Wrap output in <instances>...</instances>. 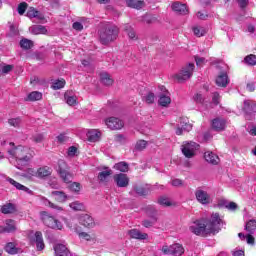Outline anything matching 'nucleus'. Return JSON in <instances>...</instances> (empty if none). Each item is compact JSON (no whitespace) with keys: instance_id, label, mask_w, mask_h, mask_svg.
<instances>
[{"instance_id":"63","label":"nucleus","mask_w":256,"mask_h":256,"mask_svg":"<svg viewBox=\"0 0 256 256\" xmlns=\"http://www.w3.org/2000/svg\"><path fill=\"white\" fill-rule=\"evenodd\" d=\"M76 153H77V147L71 146V147L68 148L69 157H75Z\"/></svg>"},{"instance_id":"27","label":"nucleus","mask_w":256,"mask_h":256,"mask_svg":"<svg viewBox=\"0 0 256 256\" xmlns=\"http://www.w3.org/2000/svg\"><path fill=\"white\" fill-rule=\"evenodd\" d=\"M51 173H53V170H51V168L48 166H44L37 170V175L40 177V179L51 176Z\"/></svg>"},{"instance_id":"64","label":"nucleus","mask_w":256,"mask_h":256,"mask_svg":"<svg viewBox=\"0 0 256 256\" xmlns=\"http://www.w3.org/2000/svg\"><path fill=\"white\" fill-rule=\"evenodd\" d=\"M72 27L75 31H83V24L81 22H74Z\"/></svg>"},{"instance_id":"57","label":"nucleus","mask_w":256,"mask_h":256,"mask_svg":"<svg viewBox=\"0 0 256 256\" xmlns=\"http://www.w3.org/2000/svg\"><path fill=\"white\" fill-rule=\"evenodd\" d=\"M240 9H247L249 5V0H236Z\"/></svg>"},{"instance_id":"10","label":"nucleus","mask_w":256,"mask_h":256,"mask_svg":"<svg viewBox=\"0 0 256 256\" xmlns=\"http://www.w3.org/2000/svg\"><path fill=\"white\" fill-rule=\"evenodd\" d=\"M105 123L109 129L112 131H118L119 129H123V120L117 117H110L105 120Z\"/></svg>"},{"instance_id":"51","label":"nucleus","mask_w":256,"mask_h":256,"mask_svg":"<svg viewBox=\"0 0 256 256\" xmlns=\"http://www.w3.org/2000/svg\"><path fill=\"white\" fill-rule=\"evenodd\" d=\"M145 103L148 105L155 103V93L149 92L145 97Z\"/></svg>"},{"instance_id":"47","label":"nucleus","mask_w":256,"mask_h":256,"mask_svg":"<svg viewBox=\"0 0 256 256\" xmlns=\"http://www.w3.org/2000/svg\"><path fill=\"white\" fill-rule=\"evenodd\" d=\"M159 205H162V207H171L172 203L169 201V198L162 196L158 199Z\"/></svg>"},{"instance_id":"11","label":"nucleus","mask_w":256,"mask_h":256,"mask_svg":"<svg viewBox=\"0 0 256 256\" xmlns=\"http://www.w3.org/2000/svg\"><path fill=\"white\" fill-rule=\"evenodd\" d=\"M113 180L116 183L117 187L125 188L129 187V176L125 173L115 174Z\"/></svg>"},{"instance_id":"7","label":"nucleus","mask_w":256,"mask_h":256,"mask_svg":"<svg viewBox=\"0 0 256 256\" xmlns=\"http://www.w3.org/2000/svg\"><path fill=\"white\" fill-rule=\"evenodd\" d=\"M58 173L61 179H63L64 183H71L73 175L69 173V167L67 166V162L64 160H58Z\"/></svg>"},{"instance_id":"52","label":"nucleus","mask_w":256,"mask_h":256,"mask_svg":"<svg viewBox=\"0 0 256 256\" xmlns=\"http://www.w3.org/2000/svg\"><path fill=\"white\" fill-rule=\"evenodd\" d=\"M180 127L186 131V133H189V131H191V129H193V125H191V123L189 122H185V121H180Z\"/></svg>"},{"instance_id":"38","label":"nucleus","mask_w":256,"mask_h":256,"mask_svg":"<svg viewBox=\"0 0 256 256\" xmlns=\"http://www.w3.org/2000/svg\"><path fill=\"white\" fill-rule=\"evenodd\" d=\"M27 17H29L30 19H34V18H37L38 17V19H43V17H40L39 15H41V13L37 10V9H35V8H33V7H30L29 9H28V11H27Z\"/></svg>"},{"instance_id":"26","label":"nucleus","mask_w":256,"mask_h":256,"mask_svg":"<svg viewBox=\"0 0 256 256\" xmlns=\"http://www.w3.org/2000/svg\"><path fill=\"white\" fill-rule=\"evenodd\" d=\"M8 182L10 183V185H13V187H16L18 191H24L25 193H33V191H31L28 187L13 180L12 178H8Z\"/></svg>"},{"instance_id":"9","label":"nucleus","mask_w":256,"mask_h":256,"mask_svg":"<svg viewBox=\"0 0 256 256\" xmlns=\"http://www.w3.org/2000/svg\"><path fill=\"white\" fill-rule=\"evenodd\" d=\"M195 197L196 201L200 203L201 205H209L211 203V196L207 191H204L202 189H198L195 191Z\"/></svg>"},{"instance_id":"41","label":"nucleus","mask_w":256,"mask_h":256,"mask_svg":"<svg viewBox=\"0 0 256 256\" xmlns=\"http://www.w3.org/2000/svg\"><path fill=\"white\" fill-rule=\"evenodd\" d=\"M182 147L184 149H188L190 151H197V149H199V144H197L196 142H184V144L182 145Z\"/></svg>"},{"instance_id":"40","label":"nucleus","mask_w":256,"mask_h":256,"mask_svg":"<svg viewBox=\"0 0 256 256\" xmlns=\"http://www.w3.org/2000/svg\"><path fill=\"white\" fill-rule=\"evenodd\" d=\"M182 147L184 149H188L190 151H197V149H199V144H197L196 142H184V144L182 145Z\"/></svg>"},{"instance_id":"36","label":"nucleus","mask_w":256,"mask_h":256,"mask_svg":"<svg viewBox=\"0 0 256 256\" xmlns=\"http://www.w3.org/2000/svg\"><path fill=\"white\" fill-rule=\"evenodd\" d=\"M127 5L132 9H143L144 2L141 0H127Z\"/></svg>"},{"instance_id":"61","label":"nucleus","mask_w":256,"mask_h":256,"mask_svg":"<svg viewBox=\"0 0 256 256\" xmlns=\"http://www.w3.org/2000/svg\"><path fill=\"white\" fill-rule=\"evenodd\" d=\"M219 99H221L219 92H214L212 97V102L214 103V105H219Z\"/></svg>"},{"instance_id":"39","label":"nucleus","mask_w":256,"mask_h":256,"mask_svg":"<svg viewBox=\"0 0 256 256\" xmlns=\"http://www.w3.org/2000/svg\"><path fill=\"white\" fill-rule=\"evenodd\" d=\"M133 189H134L135 193H136L137 195H139L140 197H145V196H147L148 193H149V192L145 189V187H143L142 185H135V186L133 187Z\"/></svg>"},{"instance_id":"4","label":"nucleus","mask_w":256,"mask_h":256,"mask_svg":"<svg viewBox=\"0 0 256 256\" xmlns=\"http://www.w3.org/2000/svg\"><path fill=\"white\" fill-rule=\"evenodd\" d=\"M40 219L50 229H55L57 231H61L63 229V224L61 221L53 217L49 212L42 211L40 212Z\"/></svg>"},{"instance_id":"28","label":"nucleus","mask_w":256,"mask_h":256,"mask_svg":"<svg viewBox=\"0 0 256 256\" xmlns=\"http://www.w3.org/2000/svg\"><path fill=\"white\" fill-rule=\"evenodd\" d=\"M6 253H9V255H17L19 253V248H17V244L13 242H9L5 246Z\"/></svg>"},{"instance_id":"8","label":"nucleus","mask_w":256,"mask_h":256,"mask_svg":"<svg viewBox=\"0 0 256 256\" xmlns=\"http://www.w3.org/2000/svg\"><path fill=\"white\" fill-rule=\"evenodd\" d=\"M243 111L245 113V117L248 121L253 120V117L256 113V103L253 100H245Z\"/></svg>"},{"instance_id":"37","label":"nucleus","mask_w":256,"mask_h":256,"mask_svg":"<svg viewBox=\"0 0 256 256\" xmlns=\"http://www.w3.org/2000/svg\"><path fill=\"white\" fill-rule=\"evenodd\" d=\"M124 31L127 33L129 39H132V41H137V33H135V30L131 26L126 25L124 27Z\"/></svg>"},{"instance_id":"5","label":"nucleus","mask_w":256,"mask_h":256,"mask_svg":"<svg viewBox=\"0 0 256 256\" xmlns=\"http://www.w3.org/2000/svg\"><path fill=\"white\" fill-rule=\"evenodd\" d=\"M193 71H195V64L189 63L182 68L180 73L175 75V79L178 80V83H183V81H187L193 77Z\"/></svg>"},{"instance_id":"19","label":"nucleus","mask_w":256,"mask_h":256,"mask_svg":"<svg viewBox=\"0 0 256 256\" xmlns=\"http://www.w3.org/2000/svg\"><path fill=\"white\" fill-rule=\"evenodd\" d=\"M86 137L90 143H97L101 139V132L99 130H89Z\"/></svg>"},{"instance_id":"1","label":"nucleus","mask_w":256,"mask_h":256,"mask_svg":"<svg viewBox=\"0 0 256 256\" xmlns=\"http://www.w3.org/2000/svg\"><path fill=\"white\" fill-rule=\"evenodd\" d=\"M225 224V221L221 219L219 213H213L210 219H199L192 222L189 226V231L197 237H211V235H217L221 231V227Z\"/></svg>"},{"instance_id":"6","label":"nucleus","mask_w":256,"mask_h":256,"mask_svg":"<svg viewBox=\"0 0 256 256\" xmlns=\"http://www.w3.org/2000/svg\"><path fill=\"white\" fill-rule=\"evenodd\" d=\"M162 253L163 255L181 256L185 253V248H183V245L179 243L172 244L170 246L165 245L162 247Z\"/></svg>"},{"instance_id":"54","label":"nucleus","mask_w":256,"mask_h":256,"mask_svg":"<svg viewBox=\"0 0 256 256\" xmlns=\"http://www.w3.org/2000/svg\"><path fill=\"white\" fill-rule=\"evenodd\" d=\"M9 125H11V127H19L20 123H21V119L19 118H11L8 120Z\"/></svg>"},{"instance_id":"46","label":"nucleus","mask_w":256,"mask_h":256,"mask_svg":"<svg viewBox=\"0 0 256 256\" xmlns=\"http://www.w3.org/2000/svg\"><path fill=\"white\" fill-rule=\"evenodd\" d=\"M244 61L247 63V65H256V55L250 54L244 58Z\"/></svg>"},{"instance_id":"33","label":"nucleus","mask_w":256,"mask_h":256,"mask_svg":"<svg viewBox=\"0 0 256 256\" xmlns=\"http://www.w3.org/2000/svg\"><path fill=\"white\" fill-rule=\"evenodd\" d=\"M43 99V94L39 91H33L28 94L26 101H41Z\"/></svg>"},{"instance_id":"29","label":"nucleus","mask_w":256,"mask_h":256,"mask_svg":"<svg viewBox=\"0 0 256 256\" xmlns=\"http://www.w3.org/2000/svg\"><path fill=\"white\" fill-rule=\"evenodd\" d=\"M111 175H113V170H106V171H102L99 172L98 174V179L100 181V183H107L109 180V177H111Z\"/></svg>"},{"instance_id":"44","label":"nucleus","mask_w":256,"mask_h":256,"mask_svg":"<svg viewBox=\"0 0 256 256\" xmlns=\"http://www.w3.org/2000/svg\"><path fill=\"white\" fill-rule=\"evenodd\" d=\"M70 207L73 209V211H85V205L79 201L70 203Z\"/></svg>"},{"instance_id":"50","label":"nucleus","mask_w":256,"mask_h":256,"mask_svg":"<svg viewBox=\"0 0 256 256\" xmlns=\"http://www.w3.org/2000/svg\"><path fill=\"white\" fill-rule=\"evenodd\" d=\"M27 7H29V4L27 2H22L18 5V13L19 15H24L27 11Z\"/></svg>"},{"instance_id":"12","label":"nucleus","mask_w":256,"mask_h":256,"mask_svg":"<svg viewBox=\"0 0 256 256\" xmlns=\"http://www.w3.org/2000/svg\"><path fill=\"white\" fill-rule=\"evenodd\" d=\"M79 223L80 225H83V227H86L87 229H93V227H95V220L89 214L80 215Z\"/></svg>"},{"instance_id":"24","label":"nucleus","mask_w":256,"mask_h":256,"mask_svg":"<svg viewBox=\"0 0 256 256\" xmlns=\"http://www.w3.org/2000/svg\"><path fill=\"white\" fill-rule=\"evenodd\" d=\"M16 211H17V208L13 203H7L1 207V213H3V215H11Z\"/></svg>"},{"instance_id":"13","label":"nucleus","mask_w":256,"mask_h":256,"mask_svg":"<svg viewBox=\"0 0 256 256\" xmlns=\"http://www.w3.org/2000/svg\"><path fill=\"white\" fill-rule=\"evenodd\" d=\"M211 127L213 131H225V128L227 127V120L223 118H214L211 121Z\"/></svg>"},{"instance_id":"49","label":"nucleus","mask_w":256,"mask_h":256,"mask_svg":"<svg viewBox=\"0 0 256 256\" xmlns=\"http://www.w3.org/2000/svg\"><path fill=\"white\" fill-rule=\"evenodd\" d=\"M70 191H74V193H79L81 191V184L79 182H73L69 185Z\"/></svg>"},{"instance_id":"45","label":"nucleus","mask_w":256,"mask_h":256,"mask_svg":"<svg viewBox=\"0 0 256 256\" xmlns=\"http://www.w3.org/2000/svg\"><path fill=\"white\" fill-rule=\"evenodd\" d=\"M146 148H147V141H145V140H138L136 142V145H135V150L136 151H143Z\"/></svg>"},{"instance_id":"48","label":"nucleus","mask_w":256,"mask_h":256,"mask_svg":"<svg viewBox=\"0 0 256 256\" xmlns=\"http://www.w3.org/2000/svg\"><path fill=\"white\" fill-rule=\"evenodd\" d=\"M181 151L187 159H193V157H195V152L193 150H189L187 148L182 147Z\"/></svg>"},{"instance_id":"35","label":"nucleus","mask_w":256,"mask_h":256,"mask_svg":"<svg viewBox=\"0 0 256 256\" xmlns=\"http://www.w3.org/2000/svg\"><path fill=\"white\" fill-rule=\"evenodd\" d=\"M114 169L121 173H127L129 171V164L127 162H119L114 165Z\"/></svg>"},{"instance_id":"2","label":"nucleus","mask_w":256,"mask_h":256,"mask_svg":"<svg viewBox=\"0 0 256 256\" xmlns=\"http://www.w3.org/2000/svg\"><path fill=\"white\" fill-rule=\"evenodd\" d=\"M9 145L12 149L8 150V154L10 157H13V159H16L18 165H27L29 161L35 157V152L27 146H15L14 142H10Z\"/></svg>"},{"instance_id":"18","label":"nucleus","mask_w":256,"mask_h":256,"mask_svg":"<svg viewBox=\"0 0 256 256\" xmlns=\"http://www.w3.org/2000/svg\"><path fill=\"white\" fill-rule=\"evenodd\" d=\"M128 235L131 237V239H139L140 241H143L149 237L147 233H143L138 229L129 230Z\"/></svg>"},{"instance_id":"62","label":"nucleus","mask_w":256,"mask_h":256,"mask_svg":"<svg viewBox=\"0 0 256 256\" xmlns=\"http://www.w3.org/2000/svg\"><path fill=\"white\" fill-rule=\"evenodd\" d=\"M195 103H203V101H205V99H203V95L197 93L194 95L193 97Z\"/></svg>"},{"instance_id":"16","label":"nucleus","mask_w":256,"mask_h":256,"mask_svg":"<svg viewBox=\"0 0 256 256\" xmlns=\"http://www.w3.org/2000/svg\"><path fill=\"white\" fill-rule=\"evenodd\" d=\"M172 11L175 13H178V15H187L188 11L187 10V5L182 4L180 2H174L172 3Z\"/></svg>"},{"instance_id":"23","label":"nucleus","mask_w":256,"mask_h":256,"mask_svg":"<svg viewBox=\"0 0 256 256\" xmlns=\"http://www.w3.org/2000/svg\"><path fill=\"white\" fill-rule=\"evenodd\" d=\"M72 231H75V233L78 234V237L80 239H85V241H91V235L87 232H80L81 227L79 226H69Z\"/></svg>"},{"instance_id":"20","label":"nucleus","mask_w":256,"mask_h":256,"mask_svg":"<svg viewBox=\"0 0 256 256\" xmlns=\"http://www.w3.org/2000/svg\"><path fill=\"white\" fill-rule=\"evenodd\" d=\"M35 243L37 251H43L45 249V242L43 241V233L41 231L35 232Z\"/></svg>"},{"instance_id":"14","label":"nucleus","mask_w":256,"mask_h":256,"mask_svg":"<svg viewBox=\"0 0 256 256\" xmlns=\"http://www.w3.org/2000/svg\"><path fill=\"white\" fill-rule=\"evenodd\" d=\"M54 251L56 256H73L69 248L64 244H56L54 246Z\"/></svg>"},{"instance_id":"15","label":"nucleus","mask_w":256,"mask_h":256,"mask_svg":"<svg viewBox=\"0 0 256 256\" xmlns=\"http://www.w3.org/2000/svg\"><path fill=\"white\" fill-rule=\"evenodd\" d=\"M204 159L207 163H210V165H219V156L212 151H206L204 153Z\"/></svg>"},{"instance_id":"17","label":"nucleus","mask_w":256,"mask_h":256,"mask_svg":"<svg viewBox=\"0 0 256 256\" xmlns=\"http://www.w3.org/2000/svg\"><path fill=\"white\" fill-rule=\"evenodd\" d=\"M17 227H15V220L8 219L6 220V226H0V233H13L16 231Z\"/></svg>"},{"instance_id":"32","label":"nucleus","mask_w":256,"mask_h":256,"mask_svg":"<svg viewBox=\"0 0 256 256\" xmlns=\"http://www.w3.org/2000/svg\"><path fill=\"white\" fill-rule=\"evenodd\" d=\"M52 195L58 203H65V201H67V195L63 191H53Z\"/></svg>"},{"instance_id":"58","label":"nucleus","mask_w":256,"mask_h":256,"mask_svg":"<svg viewBox=\"0 0 256 256\" xmlns=\"http://www.w3.org/2000/svg\"><path fill=\"white\" fill-rule=\"evenodd\" d=\"M44 139H45V136H43V134H37L33 136L34 143H43Z\"/></svg>"},{"instance_id":"31","label":"nucleus","mask_w":256,"mask_h":256,"mask_svg":"<svg viewBox=\"0 0 256 256\" xmlns=\"http://www.w3.org/2000/svg\"><path fill=\"white\" fill-rule=\"evenodd\" d=\"M100 79H101V83H103V85H106V87H111V85H113L114 80L112 79L111 75H109L108 73H102L100 75Z\"/></svg>"},{"instance_id":"30","label":"nucleus","mask_w":256,"mask_h":256,"mask_svg":"<svg viewBox=\"0 0 256 256\" xmlns=\"http://www.w3.org/2000/svg\"><path fill=\"white\" fill-rule=\"evenodd\" d=\"M34 43L32 40H29L27 38H22L20 40V47L21 49H24V51H29V49H33Z\"/></svg>"},{"instance_id":"43","label":"nucleus","mask_w":256,"mask_h":256,"mask_svg":"<svg viewBox=\"0 0 256 256\" xmlns=\"http://www.w3.org/2000/svg\"><path fill=\"white\" fill-rule=\"evenodd\" d=\"M193 33L196 37H205V35H207V30L203 27H194Z\"/></svg>"},{"instance_id":"60","label":"nucleus","mask_w":256,"mask_h":256,"mask_svg":"<svg viewBox=\"0 0 256 256\" xmlns=\"http://www.w3.org/2000/svg\"><path fill=\"white\" fill-rule=\"evenodd\" d=\"M171 185L173 187H183V180H181V179H174V180H172Z\"/></svg>"},{"instance_id":"42","label":"nucleus","mask_w":256,"mask_h":256,"mask_svg":"<svg viewBox=\"0 0 256 256\" xmlns=\"http://www.w3.org/2000/svg\"><path fill=\"white\" fill-rule=\"evenodd\" d=\"M255 229H256V220L255 219L249 220L246 223V231H248V233L250 234H253L255 233Z\"/></svg>"},{"instance_id":"34","label":"nucleus","mask_w":256,"mask_h":256,"mask_svg":"<svg viewBox=\"0 0 256 256\" xmlns=\"http://www.w3.org/2000/svg\"><path fill=\"white\" fill-rule=\"evenodd\" d=\"M66 83L67 82L65 81V79H63V78L58 79L52 83L51 89H53L54 91H58L59 89H63V87H65Z\"/></svg>"},{"instance_id":"59","label":"nucleus","mask_w":256,"mask_h":256,"mask_svg":"<svg viewBox=\"0 0 256 256\" xmlns=\"http://www.w3.org/2000/svg\"><path fill=\"white\" fill-rule=\"evenodd\" d=\"M11 71H13V65L8 64L2 67V73L4 75H7V73H11Z\"/></svg>"},{"instance_id":"53","label":"nucleus","mask_w":256,"mask_h":256,"mask_svg":"<svg viewBox=\"0 0 256 256\" xmlns=\"http://www.w3.org/2000/svg\"><path fill=\"white\" fill-rule=\"evenodd\" d=\"M67 105L73 106L77 105V97L65 95Z\"/></svg>"},{"instance_id":"55","label":"nucleus","mask_w":256,"mask_h":256,"mask_svg":"<svg viewBox=\"0 0 256 256\" xmlns=\"http://www.w3.org/2000/svg\"><path fill=\"white\" fill-rule=\"evenodd\" d=\"M57 141L58 143L60 144H63V143H67L69 141V137H67V135H65L64 133L60 134L57 136Z\"/></svg>"},{"instance_id":"25","label":"nucleus","mask_w":256,"mask_h":256,"mask_svg":"<svg viewBox=\"0 0 256 256\" xmlns=\"http://www.w3.org/2000/svg\"><path fill=\"white\" fill-rule=\"evenodd\" d=\"M30 31L32 35H47V28L43 25H34Z\"/></svg>"},{"instance_id":"3","label":"nucleus","mask_w":256,"mask_h":256,"mask_svg":"<svg viewBox=\"0 0 256 256\" xmlns=\"http://www.w3.org/2000/svg\"><path fill=\"white\" fill-rule=\"evenodd\" d=\"M102 45H109L119 37V28L115 25H109L103 28L99 34Z\"/></svg>"},{"instance_id":"22","label":"nucleus","mask_w":256,"mask_h":256,"mask_svg":"<svg viewBox=\"0 0 256 256\" xmlns=\"http://www.w3.org/2000/svg\"><path fill=\"white\" fill-rule=\"evenodd\" d=\"M169 92L166 91V94L162 93L159 96L158 104L160 107H169L171 105V97L168 96Z\"/></svg>"},{"instance_id":"21","label":"nucleus","mask_w":256,"mask_h":256,"mask_svg":"<svg viewBox=\"0 0 256 256\" xmlns=\"http://www.w3.org/2000/svg\"><path fill=\"white\" fill-rule=\"evenodd\" d=\"M216 85H218V87H227V85H229V76L227 75V72L220 73L216 78Z\"/></svg>"},{"instance_id":"56","label":"nucleus","mask_w":256,"mask_h":256,"mask_svg":"<svg viewBox=\"0 0 256 256\" xmlns=\"http://www.w3.org/2000/svg\"><path fill=\"white\" fill-rule=\"evenodd\" d=\"M196 15L201 21H205L209 18V14L207 12L198 11Z\"/></svg>"}]
</instances>
